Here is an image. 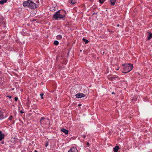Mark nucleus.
I'll list each match as a JSON object with an SVG mask.
<instances>
[{
    "label": "nucleus",
    "instance_id": "1a4fd4ad",
    "mask_svg": "<svg viewBox=\"0 0 152 152\" xmlns=\"http://www.w3.org/2000/svg\"><path fill=\"white\" fill-rule=\"evenodd\" d=\"M116 77H117L116 76H115V77L111 76V75L109 76L108 77V79L109 80H114V79H115Z\"/></svg>",
    "mask_w": 152,
    "mask_h": 152
},
{
    "label": "nucleus",
    "instance_id": "20e7f679",
    "mask_svg": "<svg viewBox=\"0 0 152 152\" xmlns=\"http://www.w3.org/2000/svg\"><path fill=\"white\" fill-rule=\"evenodd\" d=\"M29 7L31 9H35L37 7V4L30 1Z\"/></svg>",
    "mask_w": 152,
    "mask_h": 152
},
{
    "label": "nucleus",
    "instance_id": "2f4dec72",
    "mask_svg": "<svg viewBox=\"0 0 152 152\" xmlns=\"http://www.w3.org/2000/svg\"><path fill=\"white\" fill-rule=\"evenodd\" d=\"M119 26V24L117 25V27H118Z\"/></svg>",
    "mask_w": 152,
    "mask_h": 152
},
{
    "label": "nucleus",
    "instance_id": "7c9ffc66",
    "mask_svg": "<svg viewBox=\"0 0 152 152\" xmlns=\"http://www.w3.org/2000/svg\"><path fill=\"white\" fill-rule=\"evenodd\" d=\"M81 104H78V106L79 107H80V106H81Z\"/></svg>",
    "mask_w": 152,
    "mask_h": 152
},
{
    "label": "nucleus",
    "instance_id": "ddd939ff",
    "mask_svg": "<svg viewBox=\"0 0 152 152\" xmlns=\"http://www.w3.org/2000/svg\"><path fill=\"white\" fill-rule=\"evenodd\" d=\"M83 89L84 90L83 92L84 93L87 92V91L88 90V88L86 86L83 87Z\"/></svg>",
    "mask_w": 152,
    "mask_h": 152
},
{
    "label": "nucleus",
    "instance_id": "f8f14e48",
    "mask_svg": "<svg viewBox=\"0 0 152 152\" xmlns=\"http://www.w3.org/2000/svg\"><path fill=\"white\" fill-rule=\"evenodd\" d=\"M111 2V4L112 5H115L116 0H110Z\"/></svg>",
    "mask_w": 152,
    "mask_h": 152
},
{
    "label": "nucleus",
    "instance_id": "412c9836",
    "mask_svg": "<svg viewBox=\"0 0 152 152\" xmlns=\"http://www.w3.org/2000/svg\"><path fill=\"white\" fill-rule=\"evenodd\" d=\"M15 138H12L11 139V142H15Z\"/></svg>",
    "mask_w": 152,
    "mask_h": 152
},
{
    "label": "nucleus",
    "instance_id": "4c0bfd02",
    "mask_svg": "<svg viewBox=\"0 0 152 152\" xmlns=\"http://www.w3.org/2000/svg\"><path fill=\"white\" fill-rule=\"evenodd\" d=\"M80 52H81V51H82V50H80Z\"/></svg>",
    "mask_w": 152,
    "mask_h": 152
},
{
    "label": "nucleus",
    "instance_id": "c85d7f7f",
    "mask_svg": "<svg viewBox=\"0 0 152 152\" xmlns=\"http://www.w3.org/2000/svg\"><path fill=\"white\" fill-rule=\"evenodd\" d=\"M7 97H8L9 98H11V96H7Z\"/></svg>",
    "mask_w": 152,
    "mask_h": 152
},
{
    "label": "nucleus",
    "instance_id": "e433bc0d",
    "mask_svg": "<svg viewBox=\"0 0 152 152\" xmlns=\"http://www.w3.org/2000/svg\"><path fill=\"white\" fill-rule=\"evenodd\" d=\"M14 88H13L12 89V90H14Z\"/></svg>",
    "mask_w": 152,
    "mask_h": 152
},
{
    "label": "nucleus",
    "instance_id": "f03ea898",
    "mask_svg": "<svg viewBox=\"0 0 152 152\" xmlns=\"http://www.w3.org/2000/svg\"><path fill=\"white\" fill-rule=\"evenodd\" d=\"M122 66L124 67V71L123 72L124 73H126L129 72L133 68V64H122Z\"/></svg>",
    "mask_w": 152,
    "mask_h": 152
},
{
    "label": "nucleus",
    "instance_id": "7ed1b4c3",
    "mask_svg": "<svg viewBox=\"0 0 152 152\" xmlns=\"http://www.w3.org/2000/svg\"><path fill=\"white\" fill-rule=\"evenodd\" d=\"M41 126L42 127L47 128L48 126L49 120L47 118H45L44 117H42L40 120Z\"/></svg>",
    "mask_w": 152,
    "mask_h": 152
},
{
    "label": "nucleus",
    "instance_id": "72a5a7b5",
    "mask_svg": "<svg viewBox=\"0 0 152 152\" xmlns=\"http://www.w3.org/2000/svg\"><path fill=\"white\" fill-rule=\"evenodd\" d=\"M114 94V92H113L112 93V94Z\"/></svg>",
    "mask_w": 152,
    "mask_h": 152
},
{
    "label": "nucleus",
    "instance_id": "bb28decb",
    "mask_svg": "<svg viewBox=\"0 0 152 152\" xmlns=\"http://www.w3.org/2000/svg\"><path fill=\"white\" fill-rule=\"evenodd\" d=\"M15 101H17L18 100V98L17 97H15Z\"/></svg>",
    "mask_w": 152,
    "mask_h": 152
},
{
    "label": "nucleus",
    "instance_id": "c756f323",
    "mask_svg": "<svg viewBox=\"0 0 152 152\" xmlns=\"http://www.w3.org/2000/svg\"><path fill=\"white\" fill-rule=\"evenodd\" d=\"M20 113H24V112H23L22 110H21L20 111Z\"/></svg>",
    "mask_w": 152,
    "mask_h": 152
},
{
    "label": "nucleus",
    "instance_id": "39448f33",
    "mask_svg": "<svg viewBox=\"0 0 152 152\" xmlns=\"http://www.w3.org/2000/svg\"><path fill=\"white\" fill-rule=\"evenodd\" d=\"M76 97L77 98H81L85 96L84 94L81 93H78L75 95Z\"/></svg>",
    "mask_w": 152,
    "mask_h": 152
},
{
    "label": "nucleus",
    "instance_id": "a878e982",
    "mask_svg": "<svg viewBox=\"0 0 152 152\" xmlns=\"http://www.w3.org/2000/svg\"><path fill=\"white\" fill-rule=\"evenodd\" d=\"M86 145L88 147L89 146V143L88 142H87Z\"/></svg>",
    "mask_w": 152,
    "mask_h": 152
},
{
    "label": "nucleus",
    "instance_id": "dca6fc26",
    "mask_svg": "<svg viewBox=\"0 0 152 152\" xmlns=\"http://www.w3.org/2000/svg\"><path fill=\"white\" fill-rule=\"evenodd\" d=\"M69 2L71 4H73L76 3L75 0H69Z\"/></svg>",
    "mask_w": 152,
    "mask_h": 152
},
{
    "label": "nucleus",
    "instance_id": "4468645a",
    "mask_svg": "<svg viewBox=\"0 0 152 152\" xmlns=\"http://www.w3.org/2000/svg\"><path fill=\"white\" fill-rule=\"evenodd\" d=\"M148 40L150 39H151L152 38V33H149L148 32Z\"/></svg>",
    "mask_w": 152,
    "mask_h": 152
},
{
    "label": "nucleus",
    "instance_id": "a211bd4d",
    "mask_svg": "<svg viewBox=\"0 0 152 152\" xmlns=\"http://www.w3.org/2000/svg\"><path fill=\"white\" fill-rule=\"evenodd\" d=\"M3 118V114L2 112L0 111V119Z\"/></svg>",
    "mask_w": 152,
    "mask_h": 152
},
{
    "label": "nucleus",
    "instance_id": "b1692460",
    "mask_svg": "<svg viewBox=\"0 0 152 152\" xmlns=\"http://www.w3.org/2000/svg\"><path fill=\"white\" fill-rule=\"evenodd\" d=\"M13 117L12 115H11L9 118V119L10 120H11V118Z\"/></svg>",
    "mask_w": 152,
    "mask_h": 152
},
{
    "label": "nucleus",
    "instance_id": "4be33fe9",
    "mask_svg": "<svg viewBox=\"0 0 152 152\" xmlns=\"http://www.w3.org/2000/svg\"><path fill=\"white\" fill-rule=\"evenodd\" d=\"M43 93H42V94H40V96H41V98L42 99H43Z\"/></svg>",
    "mask_w": 152,
    "mask_h": 152
},
{
    "label": "nucleus",
    "instance_id": "393cba45",
    "mask_svg": "<svg viewBox=\"0 0 152 152\" xmlns=\"http://www.w3.org/2000/svg\"><path fill=\"white\" fill-rule=\"evenodd\" d=\"M81 136L82 137H83L84 138H85L86 137V135H82Z\"/></svg>",
    "mask_w": 152,
    "mask_h": 152
},
{
    "label": "nucleus",
    "instance_id": "f704fd0d",
    "mask_svg": "<svg viewBox=\"0 0 152 152\" xmlns=\"http://www.w3.org/2000/svg\"><path fill=\"white\" fill-rule=\"evenodd\" d=\"M34 152H38L37 151L35 150Z\"/></svg>",
    "mask_w": 152,
    "mask_h": 152
},
{
    "label": "nucleus",
    "instance_id": "5701e85b",
    "mask_svg": "<svg viewBox=\"0 0 152 152\" xmlns=\"http://www.w3.org/2000/svg\"><path fill=\"white\" fill-rule=\"evenodd\" d=\"M104 0L101 1V0H99V1L101 3H103L104 2Z\"/></svg>",
    "mask_w": 152,
    "mask_h": 152
},
{
    "label": "nucleus",
    "instance_id": "6e6552de",
    "mask_svg": "<svg viewBox=\"0 0 152 152\" xmlns=\"http://www.w3.org/2000/svg\"><path fill=\"white\" fill-rule=\"evenodd\" d=\"M61 131L64 133L66 134H67L69 132V131L68 130H67L64 128L61 129Z\"/></svg>",
    "mask_w": 152,
    "mask_h": 152
},
{
    "label": "nucleus",
    "instance_id": "58836bf2",
    "mask_svg": "<svg viewBox=\"0 0 152 152\" xmlns=\"http://www.w3.org/2000/svg\"><path fill=\"white\" fill-rule=\"evenodd\" d=\"M117 70H119V69H118H118H117Z\"/></svg>",
    "mask_w": 152,
    "mask_h": 152
},
{
    "label": "nucleus",
    "instance_id": "cd10ccee",
    "mask_svg": "<svg viewBox=\"0 0 152 152\" xmlns=\"http://www.w3.org/2000/svg\"><path fill=\"white\" fill-rule=\"evenodd\" d=\"M48 142H46L45 144V146L46 147L48 145Z\"/></svg>",
    "mask_w": 152,
    "mask_h": 152
},
{
    "label": "nucleus",
    "instance_id": "0eeeda50",
    "mask_svg": "<svg viewBox=\"0 0 152 152\" xmlns=\"http://www.w3.org/2000/svg\"><path fill=\"white\" fill-rule=\"evenodd\" d=\"M77 149L75 147H72V148L69 151H68V152H77Z\"/></svg>",
    "mask_w": 152,
    "mask_h": 152
},
{
    "label": "nucleus",
    "instance_id": "c9c22d12",
    "mask_svg": "<svg viewBox=\"0 0 152 152\" xmlns=\"http://www.w3.org/2000/svg\"><path fill=\"white\" fill-rule=\"evenodd\" d=\"M1 132H2L1 131H0V133H1Z\"/></svg>",
    "mask_w": 152,
    "mask_h": 152
},
{
    "label": "nucleus",
    "instance_id": "ea45409f",
    "mask_svg": "<svg viewBox=\"0 0 152 152\" xmlns=\"http://www.w3.org/2000/svg\"><path fill=\"white\" fill-rule=\"evenodd\" d=\"M132 100L133 101V99H132Z\"/></svg>",
    "mask_w": 152,
    "mask_h": 152
},
{
    "label": "nucleus",
    "instance_id": "423d86ee",
    "mask_svg": "<svg viewBox=\"0 0 152 152\" xmlns=\"http://www.w3.org/2000/svg\"><path fill=\"white\" fill-rule=\"evenodd\" d=\"M30 0H28L27 1H24L23 3V5L24 7H26L27 6H29L30 3Z\"/></svg>",
    "mask_w": 152,
    "mask_h": 152
},
{
    "label": "nucleus",
    "instance_id": "6ab92c4d",
    "mask_svg": "<svg viewBox=\"0 0 152 152\" xmlns=\"http://www.w3.org/2000/svg\"><path fill=\"white\" fill-rule=\"evenodd\" d=\"M82 39L84 42H85V44H86L87 43H88L89 42L88 40L84 38H83Z\"/></svg>",
    "mask_w": 152,
    "mask_h": 152
},
{
    "label": "nucleus",
    "instance_id": "9d476101",
    "mask_svg": "<svg viewBox=\"0 0 152 152\" xmlns=\"http://www.w3.org/2000/svg\"><path fill=\"white\" fill-rule=\"evenodd\" d=\"M4 137V134H2V132L0 133V141H1L3 139Z\"/></svg>",
    "mask_w": 152,
    "mask_h": 152
},
{
    "label": "nucleus",
    "instance_id": "a19ab883",
    "mask_svg": "<svg viewBox=\"0 0 152 152\" xmlns=\"http://www.w3.org/2000/svg\"><path fill=\"white\" fill-rule=\"evenodd\" d=\"M2 144H3V142H2Z\"/></svg>",
    "mask_w": 152,
    "mask_h": 152
},
{
    "label": "nucleus",
    "instance_id": "aec40b11",
    "mask_svg": "<svg viewBox=\"0 0 152 152\" xmlns=\"http://www.w3.org/2000/svg\"><path fill=\"white\" fill-rule=\"evenodd\" d=\"M54 44L55 45H58L59 42L57 41L56 40L54 41Z\"/></svg>",
    "mask_w": 152,
    "mask_h": 152
},
{
    "label": "nucleus",
    "instance_id": "f257e3e1",
    "mask_svg": "<svg viewBox=\"0 0 152 152\" xmlns=\"http://www.w3.org/2000/svg\"><path fill=\"white\" fill-rule=\"evenodd\" d=\"M66 12L64 10H59L56 12L53 15V17L55 20H57L58 18H62L65 17Z\"/></svg>",
    "mask_w": 152,
    "mask_h": 152
},
{
    "label": "nucleus",
    "instance_id": "473e14b6",
    "mask_svg": "<svg viewBox=\"0 0 152 152\" xmlns=\"http://www.w3.org/2000/svg\"><path fill=\"white\" fill-rule=\"evenodd\" d=\"M104 53V52H103L102 53V54H103Z\"/></svg>",
    "mask_w": 152,
    "mask_h": 152
},
{
    "label": "nucleus",
    "instance_id": "f3484780",
    "mask_svg": "<svg viewBox=\"0 0 152 152\" xmlns=\"http://www.w3.org/2000/svg\"><path fill=\"white\" fill-rule=\"evenodd\" d=\"M7 0H2L0 1V4H2L4 3H6Z\"/></svg>",
    "mask_w": 152,
    "mask_h": 152
},
{
    "label": "nucleus",
    "instance_id": "9b49d317",
    "mask_svg": "<svg viewBox=\"0 0 152 152\" xmlns=\"http://www.w3.org/2000/svg\"><path fill=\"white\" fill-rule=\"evenodd\" d=\"M119 147L118 146H116L113 148V151L115 152H117L118 150Z\"/></svg>",
    "mask_w": 152,
    "mask_h": 152
},
{
    "label": "nucleus",
    "instance_id": "2eb2a0df",
    "mask_svg": "<svg viewBox=\"0 0 152 152\" xmlns=\"http://www.w3.org/2000/svg\"><path fill=\"white\" fill-rule=\"evenodd\" d=\"M62 38V36L61 35H58L56 36V39L58 40H60Z\"/></svg>",
    "mask_w": 152,
    "mask_h": 152
}]
</instances>
